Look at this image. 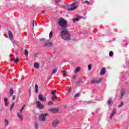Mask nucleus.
I'll list each match as a JSON object with an SVG mask.
<instances>
[{"label": "nucleus", "instance_id": "f257e3e1", "mask_svg": "<svg viewBox=\"0 0 129 129\" xmlns=\"http://www.w3.org/2000/svg\"><path fill=\"white\" fill-rule=\"evenodd\" d=\"M61 38L64 41H70L71 40V33L67 29L61 30L60 32Z\"/></svg>", "mask_w": 129, "mask_h": 129}, {"label": "nucleus", "instance_id": "f03ea898", "mask_svg": "<svg viewBox=\"0 0 129 129\" xmlns=\"http://www.w3.org/2000/svg\"><path fill=\"white\" fill-rule=\"evenodd\" d=\"M58 25L62 27V28H66V26H67V21L64 19H60L57 22Z\"/></svg>", "mask_w": 129, "mask_h": 129}, {"label": "nucleus", "instance_id": "7ed1b4c3", "mask_svg": "<svg viewBox=\"0 0 129 129\" xmlns=\"http://www.w3.org/2000/svg\"><path fill=\"white\" fill-rule=\"evenodd\" d=\"M76 4L77 3L74 2L72 3V4L69 5V7H70V8H68V11H74V10H76V8H77V6H76Z\"/></svg>", "mask_w": 129, "mask_h": 129}, {"label": "nucleus", "instance_id": "20e7f679", "mask_svg": "<svg viewBox=\"0 0 129 129\" xmlns=\"http://www.w3.org/2000/svg\"><path fill=\"white\" fill-rule=\"evenodd\" d=\"M48 116V113L41 114L39 115V120L41 121H45L46 120V116Z\"/></svg>", "mask_w": 129, "mask_h": 129}, {"label": "nucleus", "instance_id": "39448f33", "mask_svg": "<svg viewBox=\"0 0 129 129\" xmlns=\"http://www.w3.org/2000/svg\"><path fill=\"white\" fill-rule=\"evenodd\" d=\"M36 105L39 108V109H43L45 107V106L43 104L41 103V102L40 101H36Z\"/></svg>", "mask_w": 129, "mask_h": 129}, {"label": "nucleus", "instance_id": "423d86ee", "mask_svg": "<svg viewBox=\"0 0 129 129\" xmlns=\"http://www.w3.org/2000/svg\"><path fill=\"white\" fill-rule=\"evenodd\" d=\"M60 123V121L58 119H54L52 121V126L53 127H57L58 124Z\"/></svg>", "mask_w": 129, "mask_h": 129}, {"label": "nucleus", "instance_id": "0eeeda50", "mask_svg": "<svg viewBox=\"0 0 129 129\" xmlns=\"http://www.w3.org/2000/svg\"><path fill=\"white\" fill-rule=\"evenodd\" d=\"M100 81H101V79L100 78L94 79L91 80V83L98 84V83H100Z\"/></svg>", "mask_w": 129, "mask_h": 129}, {"label": "nucleus", "instance_id": "6e6552de", "mask_svg": "<svg viewBox=\"0 0 129 129\" xmlns=\"http://www.w3.org/2000/svg\"><path fill=\"white\" fill-rule=\"evenodd\" d=\"M38 99H39L41 101H46L47 99L45 97H43V95L40 94L38 95Z\"/></svg>", "mask_w": 129, "mask_h": 129}, {"label": "nucleus", "instance_id": "1a4fd4ad", "mask_svg": "<svg viewBox=\"0 0 129 129\" xmlns=\"http://www.w3.org/2000/svg\"><path fill=\"white\" fill-rule=\"evenodd\" d=\"M49 111H51L52 113H57L59 111V109L58 108H52L49 109Z\"/></svg>", "mask_w": 129, "mask_h": 129}, {"label": "nucleus", "instance_id": "9d476101", "mask_svg": "<svg viewBox=\"0 0 129 129\" xmlns=\"http://www.w3.org/2000/svg\"><path fill=\"white\" fill-rule=\"evenodd\" d=\"M8 35L11 41H13V33H12V31H9L8 32Z\"/></svg>", "mask_w": 129, "mask_h": 129}, {"label": "nucleus", "instance_id": "9b49d317", "mask_svg": "<svg viewBox=\"0 0 129 129\" xmlns=\"http://www.w3.org/2000/svg\"><path fill=\"white\" fill-rule=\"evenodd\" d=\"M115 113H116V109H114L112 110V112L109 117L110 119H112V117L113 116V115H114V114H115Z\"/></svg>", "mask_w": 129, "mask_h": 129}, {"label": "nucleus", "instance_id": "f8f14e48", "mask_svg": "<svg viewBox=\"0 0 129 129\" xmlns=\"http://www.w3.org/2000/svg\"><path fill=\"white\" fill-rule=\"evenodd\" d=\"M124 94H125V89H123L121 90V98H122V97H123Z\"/></svg>", "mask_w": 129, "mask_h": 129}, {"label": "nucleus", "instance_id": "ddd939ff", "mask_svg": "<svg viewBox=\"0 0 129 129\" xmlns=\"http://www.w3.org/2000/svg\"><path fill=\"white\" fill-rule=\"evenodd\" d=\"M53 46V43L48 42L44 44L45 47H52Z\"/></svg>", "mask_w": 129, "mask_h": 129}, {"label": "nucleus", "instance_id": "4468645a", "mask_svg": "<svg viewBox=\"0 0 129 129\" xmlns=\"http://www.w3.org/2000/svg\"><path fill=\"white\" fill-rule=\"evenodd\" d=\"M106 70L105 68H103L100 72V75H104L105 74Z\"/></svg>", "mask_w": 129, "mask_h": 129}, {"label": "nucleus", "instance_id": "2eb2a0df", "mask_svg": "<svg viewBox=\"0 0 129 129\" xmlns=\"http://www.w3.org/2000/svg\"><path fill=\"white\" fill-rule=\"evenodd\" d=\"M8 100H9V99H8V98H4V102L5 103V106H8V105H9V102L8 101Z\"/></svg>", "mask_w": 129, "mask_h": 129}, {"label": "nucleus", "instance_id": "dca6fc26", "mask_svg": "<svg viewBox=\"0 0 129 129\" xmlns=\"http://www.w3.org/2000/svg\"><path fill=\"white\" fill-rule=\"evenodd\" d=\"M17 115L19 117V118L21 119V120H23V119H24V117L22 115L20 114V113H18Z\"/></svg>", "mask_w": 129, "mask_h": 129}, {"label": "nucleus", "instance_id": "f3484780", "mask_svg": "<svg viewBox=\"0 0 129 129\" xmlns=\"http://www.w3.org/2000/svg\"><path fill=\"white\" fill-rule=\"evenodd\" d=\"M81 70V68L77 67L76 69L75 70V73H77V72H79Z\"/></svg>", "mask_w": 129, "mask_h": 129}, {"label": "nucleus", "instance_id": "a211bd4d", "mask_svg": "<svg viewBox=\"0 0 129 129\" xmlns=\"http://www.w3.org/2000/svg\"><path fill=\"white\" fill-rule=\"evenodd\" d=\"M40 67V65H39V63L36 62L34 63V68H36V69H38Z\"/></svg>", "mask_w": 129, "mask_h": 129}, {"label": "nucleus", "instance_id": "6ab92c4d", "mask_svg": "<svg viewBox=\"0 0 129 129\" xmlns=\"http://www.w3.org/2000/svg\"><path fill=\"white\" fill-rule=\"evenodd\" d=\"M10 96H13L14 94V90L13 89H11L10 91Z\"/></svg>", "mask_w": 129, "mask_h": 129}, {"label": "nucleus", "instance_id": "aec40b11", "mask_svg": "<svg viewBox=\"0 0 129 129\" xmlns=\"http://www.w3.org/2000/svg\"><path fill=\"white\" fill-rule=\"evenodd\" d=\"M11 61H15L16 63H17V62H19V58H16L15 59L11 58Z\"/></svg>", "mask_w": 129, "mask_h": 129}, {"label": "nucleus", "instance_id": "412c9836", "mask_svg": "<svg viewBox=\"0 0 129 129\" xmlns=\"http://www.w3.org/2000/svg\"><path fill=\"white\" fill-rule=\"evenodd\" d=\"M38 88H39V87L38 86V85H35V92H39V90H38Z\"/></svg>", "mask_w": 129, "mask_h": 129}, {"label": "nucleus", "instance_id": "4be33fe9", "mask_svg": "<svg viewBox=\"0 0 129 129\" xmlns=\"http://www.w3.org/2000/svg\"><path fill=\"white\" fill-rule=\"evenodd\" d=\"M123 106V102H121L120 104L118 105V108H120V107Z\"/></svg>", "mask_w": 129, "mask_h": 129}, {"label": "nucleus", "instance_id": "5701e85b", "mask_svg": "<svg viewBox=\"0 0 129 129\" xmlns=\"http://www.w3.org/2000/svg\"><path fill=\"white\" fill-rule=\"evenodd\" d=\"M35 129L39 128V124L38 123V122H35Z\"/></svg>", "mask_w": 129, "mask_h": 129}, {"label": "nucleus", "instance_id": "b1692460", "mask_svg": "<svg viewBox=\"0 0 129 129\" xmlns=\"http://www.w3.org/2000/svg\"><path fill=\"white\" fill-rule=\"evenodd\" d=\"M112 56H113V51H110L109 52V56L110 57H112Z\"/></svg>", "mask_w": 129, "mask_h": 129}, {"label": "nucleus", "instance_id": "393cba45", "mask_svg": "<svg viewBox=\"0 0 129 129\" xmlns=\"http://www.w3.org/2000/svg\"><path fill=\"white\" fill-rule=\"evenodd\" d=\"M5 122L6 125H7V126L9 125V120L5 119Z\"/></svg>", "mask_w": 129, "mask_h": 129}, {"label": "nucleus", "instance_id": "a878e982", "mask_svg": "<svg viewBox=\"0 0 129 129\" xmlns=\"http://www.w3.org/2000/svg\"><path fill=\"white\" fill-rule=\"evenodd\" d=\"M55 99H57V96H56V95H54L52 97V100L54 101Z\"/></svg>", "mask_w": 129, "mask_h": 129}, {"label": "nucleus", "instance_id": "bb28decb", "mask_svg": "<svg viewBox=\"0 0 129 129\" xmlns=\"http://www.w3.org/2000/svg\"><path fill=\"white\" fill-rule=\"evenodd\" d=\"M52 36H53V32L51 31L49 33V39H51V38H52Z\"/></svg>", "mask_w": 129, "mask_h": 129}, {"label": "nucleus", "instance_id": "cd10ccee", "mask_svg": "<svg viewBox=\"0 0 129 129\" xmlns=\"http://www.w3.org/2000/svg\"><path fill=\"white\" fill-rule=\"evenodd\" d=\"M88 70H89V71H90V70H91V69L92 68V66L91 64L88 65Z\"/></svg>", "mask_w": 129, "mask_h": 129}, {"label": "nucleus", "instance_id": "c85d7f7f", "mask_svg": "<svg viewBox=\"0 0 129 129\" xmlns=\"http://www.w3.org/2000/svg\"><path fill=\"white\" fill-rule=\"evenodd\" d=\"M57 69H55L54 70H53L52 72V74H55V73H56L57 72Z\"/></svg>", "mask_w": 129, "mask_h": 129}, {"label": "nucleus", "instance_id": "c756f323", "mask_svg": "<svg viewBox=\"0 0 129 129\" xmlns=\"http://www.w3.org/2000/svg\"><path fill=\"white\" fill-rule=\"evenodd\" d=\"M14 106H15V103H12L11 107L10 108V110H13V108H14Z\"/></svg>", "mask_w": 129, "mask_h": 129}, {"label": "nucleus", "instance_id": "7c9ffc66", "mask_svg": "<svg viewBox=\"0 0 129 129\" xmlns=\"http://www.w3.org/2000/svg\"><path fill=\"white\" fill-rule=\"evenodd\" d=\"M73 22L74 23H75L76 22H79V20H78L77 18L73 19Z\"/></svg>", "mask_w": 129, "mask_h": 129}, {"label": "nucleus", "instance_id": "2f4dec72", "mask_svg": "<svg viewBox=\"0 0 129 129\" xmlns=\"http://www.w3.org/2000/svg\"><path fill=\"white\" fill-rule=\"evenodd\" d=\"M111 102H112V100L111 99H109L108 101V104H111Z\"/></svg>", "mask_w": 129, "mask_h": 129}, {"label": "nucleus", "instance_id": "473e14b6", "mask_svg": "<svg viewBox=\"0 0 129 129\" xmlns=\"http://www.w3.org/2000/svg\"><path fill=\"white\" fill-rule=\"evenodd\" d=\"M25 55L27 56H28V55H29V51L27 50V49L25 50Z\"/></svg>", "mask_w": 129, "mask_h": 129}, {"label": "nucleus", "instance_id": "72a5a7b5", "mask_svg": "<svg viewBox=\"0 0 129 129\" xmlns=\"http://www.w3.org/2000/svg\"><path fill=\"white\" fill-rule=\"evenodd\" d=\"M80 96V94L79 93L76 94L75 97H79Z\"/></svg>", "mask_w": 129, "mask_h": 129}, {"label": "nucleus", "instance_id": "f704fd0d", "mask_svg": "<svg viewBox=\"0 0 129 129\" xmlns=\"http://www.w3.org/2000/svg\"><path fill=\"white\" fill-rule=\"evenodd\" d=\"M52 104H53V102H52L51 101H48V105H52Z\"/></svg>", "mask_w": 129, "mask_h": 129}, {"label": "nucleus", "instance_id": "c9c22d12", "mask_svg": "<svg viewBox=\"0 0 129 129\" xmlns=\"http://www.w3.org/2000/svg\"><path fill=\"white\" fill-rule=\"evenodd\" d=\"M51 93L53 94V95H54V94L56 93V90H52Z\"/></svg>", "mask_w": 129, "mask_h": 129}, {"label": "nucleus", "instance_id": "e433bc0d", "mask_svg": "<svg viewBox=\"0 0 129 129\" xmlns=\"http://www.w3.org/2000/svg\"><path fill=\"white\" fill-rule=\"evenodd\" d=\"M24 110V107H22L21 109L20 110V113H22L23 112V111Z\"/></svg>", "mask_w": 129, "mask_h": 129}, {"label": "nucleus", "instance_id": "4c0bfd02", "mask_svg": "<svg viewBox=\"0 0 129 129\" xmlns=\"http://www.w3.org/2000/svg\"><path fill=\"white\" fill-rule=\"evenodd\" d=\"M55 1L56 4H58V3H60V2H61V0H55Z\"/></svg>", "mask_w": 129, "mask_h": 129}, {"label": "nucleus", "instance_id": "58836bf2", "mask_svg": "<svg viewBox=\"0 0 129 129\" xmlns=\"http://www.w3.org/2000/svg\"><path fill=\"white\" fill-rule=\"evenodd\" d=\"M79 18H80L81 19H84V20H85V19H86V18L84 17L83 16H79Z\"/></svg>", "mask_w": 129, "mask_h": 129}, {"label": "nucleus", "instance_id": "ea45409f", "mask_svg": "<svg viewBox=\"0 0 129 129\" xmlns=\"http://www.w3.org/2000/svg\"><path fill=\"white\" fill-rule=\"evenodd\" d=\"M63 76L64 77L66 76V72H65V71H63Z\"/></svg>", "mask_w": 129, "mask_h": 129}, {"label": "nucleus", "instance_id": "a19ab883", "mask_svg": "<svg viewBox=\"0 0 129 129\" xmlns=\"http://www.w3.org/2000/svg\"><path fill=\"white\" fill-rule=\"evenodd\" d=\"M15 99H16V96L14 95L12 99H13V100H15Z\"/></svg>", "mask_w": 129, "mask_h": 129}, {"label": "nucleus", "instance_id": "79ce46f5", "mask_svg": "<svg viewBox=\"0 0 129 129\" xmlns=\"http://www.w3.org/2000/svg\"><path fill=\"white\" fill-rule=\"evenodd\" d=\"M85 3H86L88 5H89L90 3L88 1H85Z\"/></svg>", "mask_w": 129, "mask_h": 129}, {"label": "nucleus", "instance_id": "37998d69", "mask_svg": "<svg viewBox=\"0 0 129 129\" xmlns=\"http://www.w3.org/2000/svg\"><path fill=\"white\" fill-rule=\"evenodd\" d=\"M73 79H76V75H75V76H74L73 77Z\"/></svg>", "mask_w": 129, "mask_h": 129}, {"label": "nucleus", "instance_id": "c03bdc74", "mask_svg": "<svg viewBox=\"0 0 129 129\" xmlns=\"http://www.w3.org/2000/svg\"><path fill=\"white\" fill-rule=\"evenodd\" d=\"M32 26H33V27H35V21L33 22Z\"/></svg>", "mask_w": 129, "mask_h": 129}, {"label": "nucleus", "instance_id": "a18cd8bd", "mask_svg": "<svg viewBox=\"0 0 129 129\" xmlns=\"http://www.w3.org/2000/svg\"><path fill=\"white\" fill-rule=\"evenodd\" d=\"M34 57H38V53H35L34 54Z\"/></svg>", "mask_w": 129, "mask_h": 129}, {"label": "nucleus", "instance_id": "49530a36", "mask_svg": "<svg viewBox=\"0 0 129 129\" xmlns=\"http://www.w3.org/2000/svg\"><path fill=\"white\" fill-rule=\"evenodd\" d=\"M68 92H71V88L69 89Z\"/></svg>", "mask_w": 129, "mask_h": 129}, {"label": "nucleus", "instance_id": "de8ad7c7", "mask_svg": "<svg viewBox=\"0 0 129 129\" xmlns=\"http://www.w3.org/2000/svg\"><path fill=\"white\" fill-rule=\"evenodd\" d=\"M25 106H26V104H24L23 106L22 107H23V109H25Z\"/></svg>", "mask_w": 129, "mask_h": 129}, {"label": "nucleus", "instance_id": "09e8293b", "mask_svg": "<svg viewBox=\"0 0 129 129\" xmlns=\"http://www.w3.org/2000/svg\"><path fill=\"white\" fill-rule=\"evenodd\" d=\"M42 13L43 14H44V13H45V11H42Z\"/></svg>", "mask_w": 129, "mask_h": 129}, {"label": "nucleus", "instance_id": "8fccbe9b", "mask_svg": "<svg viewBox=\"0 0 129 129\" xmlns=\"http://www.w3.org/2000/svg\"><path fill=\"white\" fill-rule=\"evenodd\" d=\"M77 17H78V18H79V17H80V16H77Z\"/></svg>", "mask_w": 129, "mask_h": 129}, {"label": "nucleus", "instance_id": "3c124183", "mask_svg": "<svg viewBox=\"0 0 129 129\" xmlns=\"http://www.w3.org/2000/svg\"><path fill=\"white\" fill-rule=\"evenodd\" d=\"M16 54H18V53H17V52H16Z\"/></svg>", "mask_w": 129, "mask_h": 129}, {"label": "nucleus", "instance_id": "603ef678", "mask_svg": "<svg viewBox=\"0 0 129 129\" xmlns=\"http://www.w3.org/2000/svg\"><path fill=\"white\" fill-rule=\"evenodd\" d=\"M126 45H127V43H126Z\"/></svg>", "mask_w": 129, "mask_h": 129}]
</instances>
